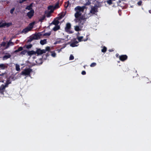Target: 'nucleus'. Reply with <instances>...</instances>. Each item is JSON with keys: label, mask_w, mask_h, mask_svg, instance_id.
Segmentation results:
<instances>
[{"label": "nucleus", "mask_w": 151, "mask_h": 151, "mask_svg": "<svg viewBox=\"0 0 151 151\" xmlns=\"http://www.w3.org/2000/svg\"><path fill=\"white\" fill-rule=\"evenodd\" d=\"M85 8V6H78L75 8V11L76 13L75 14V17L76 18L74 19V21L76 23L79 22V25H81L83 24L86 21V18H85L84 16H81V12H83Z\"/></svg>", "instance_id": "nucleus-1"}, {"label": "nucleus", "mask_w": 151, "mask_h": 151, "mask_svg": "<svg viewBox=\"0 0 151 151\" xmlns=\"http://www.w3.org/2000/svg\"><path fill=\"white\" fill-rule=\"evenodd\" d=\"M73 40H71L72 42L70 44V46L73 47L77 46L78 45L76 44L79 42L82 41H86L88 38H86L84 39V38H73Z\"/></svg>", "instance_id": "nucleus-2"}, {"label": "nucleus", "mask_w": 151, "mask_h": 151, "mask_svg": "<svg viewBox=\"0 0 151 151\" xmlns=\"http://www.w3.org/2000/svg\"><path fill=\"white\" fill-rule=\"evenodd\" d=\"M34 25V22L30 23L29 25L26 27L22 31V33L25 34L30 31L33 28Z\"/></svg>", "instance_id": "nucleus-3"}, {"label": "nucleus", "mask_w": 151, "mask_h": 151, "mask_svg": "<svg viewBox=\"0 0 151 151\" xmlns=\"http://www.w3.org/2000/svg\"><path fill=\"white\" fill-rule=\"evenodd\" d=\"M32 71V70L30 68L26 69L21 72V74L24 75H30Z\"/></svg>", "instance_id": "nucleus-4"}, {"label": "nucleus", "mask_w": 151, "mask_h": 151, "mask_svg": "<svg viewBox=\"0 0 151 151\" xmlns=\"http://www.w3.org/2000/svg\"><path fill=\"white\" fill-rule=\"evenodd\" d=\"M50 35V32L48 33H46L44 34H42L40 33L35 34V35L32 38H40V37H42V35L47 36H49Z\"/></svg>", "instance_id": "nucleus-5"}, {"label": "nucleus", "mask_w": 151, "mask_h": 151, "mask_svg": "<svg viewBox=\"0 0 151 151\" xmlns=\"http://www.w3.org/2000/svg\"><path fill=\"white\" fill-rule=\"evenodd\" d=\"M97 11V7L96 6H92L91 8L90 13L92 14H95Z\"/></svg>", "instance_id": "nucleus-6"}, {"label": "nucleus", "mask_w": 151, "mask_h": 151, "mask_svg": "<svg viewBox=\"0 0 151 151\" xmlns=\"http://www.w3.org/2000/svg\"><path fill=\"white\" fill-rule=\"evenodd\" d=\"M128 58V56L126 55H122L119 56V59L122 61L124 62Z\"/></svg>", "instance_id": "nucleus-7"}, {"label": "nucleus", "mask_w": 151, "mask_h": 151, "mask_svg": "<svg viewBox=\"0 0 151 151\" xmlns=\"http://www.w3.org/2000/svg\"><path fill=\"white\" fill-rule=\"evenodd\" d=\"M71 28V24L70 23H68L66 24V26L65 28L66 31L70 32V29Z\"/></svg>", "instance_id": "nucleus-8"}, {"label": "nucleus", "mask_w": 151, "mask_h": 151, "mask_svg": "<svg viewBox=\"0 0 151 151\" xmlns=\"http://www.w3.org/2000/svg\"><path fill=\"white\" fill-rule=\"evenodd\" d=\"M64 42V39L63 38H58L57 41L54 43V44L63 43Z\"/></svg>", "instance_id": "nucleus-9"}, {"label": "nucleus", "mask_w": 151, "mask_h": 151, "mask_svg": "<svg viewBox=\"0 0 151 151\" xmlns=\"http://www.w3.org/2000/svg\"><path fill=\"white\" fill-rule=\"evenodd\" d=\"M34 13V11L32 9L27 14L28 17L29 18H31V17L33 16Z\"/></svg>", "instance_id": "nucleus-10"}, {"label": "nucleus", "mask_w": 151, "mask_h": 151, "mask_svg": "<svg viewBox=\"0 0 151 151\" xmlns=\"http://www.w3.org/2000/svg\"><path fill=\"white\" fill-rule=\"evenodd\" d=\"M5 88L4 86H3V84H2L0 86V93L2 94H4Z\"/></svg>", "instance_id": "nucleus-11"}, {"label": "nucleus", "mask_w": 151, "mask_h": 151, "mask_svg": "<svg viewBox=\"0 0 151 151\" xmlns=\"http://www.w3.org/2000/svg\"><path fill=\"white\" fill-rule=\"evenodd\" d=\"M7 65L4 64H0V69L1 70H3L7 68Z\"/></svg>", "instance_id": "nucleus-12"}, {"label": "nucleus", "mask_w": 151, "mask_h": 151, "mask_svg": "<svg viewBox=\"0 0 151 151\" xmlns=\"http://www.w3.org/2000/svg\"><path fill=\"white\" fill-rule=\"evenodd\" d=\"M78 25L79 26H76L74 27V29L76 31H80L81 30V28L82 27V25L83 24L81 25H79V22H78Z\"/></svg>", "instance_id": "nucleus-13"}, {"label": "nucleus", "mask_w": 151, "mask_h": 151, "mask_svg": "<svg viewBox=\"0 0 151 151\" xmlns=\"http://www.w3.org/2000/svg\"><path fill=\"white\" fill-rule=\"evenodd\" d=\"M6 54L3 56V60H6L11 57V55L9 53H6Z\"/></svg>", "instance_id": "nucleus-14"}, {"label": "nucleus", "mask_w": 151, "mask_h": 151, "mask_svg": "<svg viewBox=\"0 0 151 151\" xmlns=\"http://www.w3.org/2000/svg\"><path fill=\"white\" fill-rule=\"evenodd\" d=\"M12 39L11 38V40L9 41L8 42L6 46V48H7L9 47V46H12L14 45V43L12 42H11Z\"/></svg>", "instance_id": "nucleus-15"}, {"label": "nucleus", "mask_w": 151, "mask_h": 151, "mask_svg": "<svg viewBox=\"0 0 151 151\" xmlns=\"http://www.w3.org/2000/svg\"><path fill=\"white\" fill-rule=\"evenodd\" d=\"M59 20H58L57 18V19H55L52 23L51 24H55V25H57L59 23Z\"/></svg>", "instance_id": "nucleus-16"}, {"label": "nucleus", "mask_w": 151, "mask_h": 151, "mask_svg": "<svg viewBox=\"0 0 151 151\" xmlns=\"http://www.w3.org/2000/svg\"><path fill=\"white\" fill-rule=\"evenodd\" d=\"M27 54L31 56L32 55L36 54V52L34 50L29 51H27Z\"/></svg>", "instance_id": "nucleus-17"}, {"label": "nucleus", "mask_w": 151, "mask_h": 151, "mask_svg": "<svg viewBox=\"0 0 151 151\" xmlns=\"http://www.w3.org/2000/svg\"><path fill=\"white\" fill-rule=\"evenodd\" d=\"M47 39H44L43 40H41L40 41V43L42 45H44L47 43Z\"/></svg>", "instance_id": "nucleus-18"}, {"label": "nucleus", "mask_w": 151, "mask_h": 151, "mask_svg": "<svg viewBox=\"0 0 151 151\" xmlns=\"http://www.w3.org/2000/svg\"><path fill=\"white\" fill-rule=\"evenodd\" d=\"M48 9L50 10L51 12H52L54 9V7L53 6H50L48 7Z\"/></svg>", "instance_id": "nucleus-19"}, {"label": "nucleus", "mask_w": 151, "mask_h": 151, "mask_svg": "<svg viewBox=\"0 0 151 151\" xmlns=\"http://www.w3.org/2000/svg\"><path fill=\"white\" fill-rule=\"evenodd\" d=\"M23 50V47H19L17 50L14 51V52H18L19 51H22Z\"/></svg>", "instance_id": "nucleus-20"}, {"label": "nucleus", "mask_w": 151, "mask_h": 151, "mask_svg": "<svg viewBox=\"0 0 151 151\" xmlns=\"http://www.w3.org/2000/svg\"><path fill=\"white\" fill-rule=\"evenodd\" d=\"M35 52L36 54H37L38 55L42 54L41 50L39 49H37Z\"/></svg>", "instance_id": "nucleus-21"}, {"label": "nucleus", "mask_w": 151, "mask_h": 151, "mask_svg": "<svg viewBox=\"0 0 151 151\" xmlns=\"http://www.w3.org/2000/svg\"><path fill=\"white\" fill-rule=\"evenodd\" d=\"M27 52V50H24L21 52L20 54L21 55H24Z\"/></svg>", "instance_id": "nucleus-22"}, {"label": "nucleus", "mask_w": 151, "mask_h": 151, "mask_svg": "<svg viewBox=\"0 0 151 151\" xmlns=\"http://www.w3.org/2000/svg\"><path fill=\"white\" fill-rule=\"evenodd\" d=\"M60 28V26L58 25H56L53 28V30L54 31H56L59 29Z\"/></svg>", "instance_id": "nucleus-23"}, {"label": "nucleus", "mask_w": 151, "mask_h": 151, "mask_svg": "<svg viewBox=\"0 0 151 151\" xmlns=\"http://www.w3.org/2000/svg\"><path fill=\"white\" fill-rule=\"evenodd\" d=\"M65 15V14H61L59 16L57 17L58 20H60L61 19L63 18Z\"/></svg>", "instance_id": "nucleus-24"}, {"label": "nucleus", "mask_w": 151, "mask_h": 151, "mask_svg": "<svg viewBox=\"0 0 151 151\" xmlns=\"http://www.w3.org/2000/svg\"><path fill=\"white\" fill-rule=\"evenodd\" d=\"M15 67H16V70L17 71H19L20 70V66L18 64H16V66H15Z\"/></svg>", "instance_id": "nucleus-25"}, {"label": "nucleus", "mask_w": 151, "mask_h": 151, "mask_svg": "<svg viewBox=\"0 0 151 151\" xmlns=\"http://www.w3.org/2000/svg\"><path fill=\"white\" fill-rule=\"evenodd\" d=\"M32 4H30L29 6H27L26 8V9H28V10H32Z\"/></svg>", "instance_id": "nucleus-26"}, {"label": "nucleus", "mask_w": 151, "mask_h": 151, "mask_svg": "<svg viewBox=\"0 0 151 151\" xmlns=\"http://www.w3.org/2000/svg\"><path fill=\"white\" fill-rule=\"evenodd\" d=\"M114 0H108L107 1V2L109 4L111 5L112 4V2Z\"/></svg>", "instance_id": "nucleus-27"}, {"label": "nucleus", "mask_w": 151, "mask_h": 151, "mask_svg": "<svg viewBox=\"0 0 151 151\" xmlns=\"http://www.w3.org/2000/svg\"><path fill=\"white\" fill-rule=\"evenodd\" d=\"M26 48L29 49L30 48L32 47V44H30L26 45Z\"/></svg>", "instance_id": "nucleus-28"}, {"label": "nucleus", "mask_w": 151, "mask_h": 151, "mask_svg": "<svg viewBox=\"0 0 151 151\" xmlns=\"http://www.w3.org/2000/svg\"><path fill=\"white\" fill-rule=\"evenodd\" d=\"M106 47H104L101 50V51L102 52H104L106 51Z\"/></svg>", "instance_id": "nucleus-29"}, {"label": "nucleus", "mask_w": 151, "mask_h": 151, "mask_svg": "<svg viewBox=\"0 0 151 151\" xmlns=\"http://www.w3.org/2000/svg\"><path fill=\"white\" fill-rule=\"evenodd\" d=\"M39 38H29V39L28 40L27 42H31L33 40H38Z\"/></svg>", "instance_id": "nucleus-30"}, {"label": "nucleus", "mask_w": 151, "mask_h": 151, "mask_svg": "<svg viewBox=\"0 0 151 151\" xmlns=\"http://www.w3.org/2000/svg\"><path fill=\"white\" fill-rule=\"evenodd\" d=\"M96 65V64L95 63H93L90 65V66L91 67H95Z\"/></svg>", "instance_id": "nucleus-31"}, {"label": "nucleus", "mask_w": 151, "mask_h": 151, "mask_svg": "<svg viewBox=\"0 0 151 151\" xmlns=\"http://www.w3.org/2000/svg\"><path fill=\"white\" fill-rule=\"evenodd\" d=\"M6 24L5 26H6L7 27H9L11 26L12 24V23H5Z\"/></svg>", "instance_id": "nucleus-32"}, {"label": "nucleus", "mask_w": 151, "mask_h": 151, "mask_svg": "<svg viewBox=\"0 0 151 151\" xmlns=\"http://www.w3.org/2000/svg\"><path fill=\"white\" fill-rule=\"evenodd\" d=\"M74 59V57L73 55H71L70 56V58H69V60H73Z\"/></svg>", "instance_id": "nucleus-33"}, {"label": "nucleus", "mask_w": 151, "mask_h": 151, "mask_svg": "<svg viewBox=\"0 0 151 151\" xmlns=\"http://www.w3.org/2000/svg\"><path fill=\"white\" fill-rule=\"evenodd\" d=\"M6 43L4 42H3L1 44V46H3L4 47L6 46Z\"/></svg>", "instance_id": "nucleus-34"}, {"label": "nucleus", "mask_w": 151, "mask_h": 151, "mask_svg": "<svg viewBox=\"0 0 151 151\" xmlns=\"http://www.w3.org/2000/svg\"><path fill=\"white\" fill-rule=\"evenodd\" d=\"M51 55L54 57H55L56 56V54L55 52H52Z\"/></svg>", "instance_id": "nucleus-35"}, {"label": "nucleus", "mask_w": 151, "mask_h": 151, "mask_svg": "<svg viewBox=\"0 0 151 151\" xmlns=\"http://www.w3.org/2000/svg\"><path fill=\"white\" fill-rule=\"evenodd\" d=\"M14 10H15V8H12V9H11V10L10 11V13L11 14H13Z\"/></svg>", "instance_id": "nucleus-36"}, {"label": "nucleus", "mask_w": 151, "mask_h": 151, "mask_svg": "<svg viewBox=\"0 0 151 151\" xmlns=\"http://www.w3.org/2000/svg\"><path fill=\"white\" fill-rule=\"evenodd\" d=\"M45 50H46V52L47 51H49L50 50V47H47L45 48Z\"/></svg>", "instance_id": "nucleus-37"}, {"label": "nucleus", "mask_w": 151, "mask_h": 151, "mask_svg": "<svg viewBox=\"0 0 151 151\" xmlns=\"http://www.w3.org/2000/svg\"><path fill=\"white\" fill-rule=\"evenodd\" d=\"M9 84L8 83H5V84H3V86H4L5 88H6V87H8Z\"/></svg>", "instance_id": "nucleus-38"}, {"label": "nucleus", "mask_w": 151, "mask_h": 151, "mask_svg": "<svg viewBox=\"0 0 151 151\" xmlns=\"http://www.w3.org/2000/svg\"><path fill=\"white\" fill-rule=\"evenodd\" d=\"M5 23H3L2 24L0 25V27H5Z\"/></svg>", "instance_id": "nucleus-39"}, {"label": "nucleus", "mask_w": 151, "mask_h": 151, "mask_svg": "<svg viewBox=\"0 0 151 151\" xmlns=\"http://www.w3.org/2000/svg\"><path fill=\"white\" fill-rule=\"evenodd\" d=\"M54 9H56V8H58L59 7V4H56L54 6Z\"/></svg>", "instance_id": "nucleus-40"}, {"label": "nucleus", "mask_w": 151, "mask_h": 151, "mask_svg": "<svg viewBox=\"0 0 151 151\" xmlns=\"http://www.w3.org/2000/svg\"><path fill=\"white\" fill-rule=\"evenodd\" d=\"M6 83H8V84H9L11 83V81H10L9 80H7L6 81Z\"/></svg>", "instance_id": "nucleus-41"}, {"label": "nucleus", "mask_w": 151, "mask_h": 151, "mask_svg": "<svg viewBox=\"0 0 151 151\" xmlns=\"http://www.w3.org/2000/svg\"><path fill=\"white\" fill-rule=\"evenodd\" d=\"M42 51V54H43V53H45L46 52V50L44 49H43L42 50H41Z\"/></svg>", "instance_id": "nucleus-42"}, {"label": "nucleus", "mask_w": 151, "mask_h": 151, "mask_svg": "<svg viewBox=\"0 0 151 151\" xmlns=\"http://www.w3.org/2000/svg\"><path fill=\"white\" fill-rule=\"evenodd\" d=\"M142 1H140L139 2H138L137 3V4L139 5V6H140L141 4H142Z\"/></svg>", "instance_id": "nucleus-43"}, {"label": "nucleus", "mask_w": 151, "mask_h": 151, "mask_svg": "<svg viewBox=\"0 0 151 151\" xmlns=\"http://www.w3.org/2000/svg\"><path fill=\"white\" fill-rule=\"evenodd\" d=\"M81 74L83 75H85L86 74V72L85 71L83 70Z\"/></svg>", "instance_id": "nucleus-44"}, {"label": "nucleus", "mask_w": 151, "mask_h": 151, "mask_svg": "<svg viewBox=\"0 0 151 151\" xmlns=\"http://www.w3.org/2000/svg\"><path fill=\"white\" fill-rule=\"evenodd\" d=\"M25 1L24 0H20L19 2L20 3H22L24 1Z\"/></svg>", "instance_id": "nucleus-45"}, {"label": "nucleus", "mask_w": 151, "mask_h": 151, "mask_svg": "<svg viewBox=\"0 0 151 151\" xmlns=\"http://www.w3.org/2000/svg\"><path fill=\"white\" fill-rule=\"evenodd\" d=\"M120 55H119V54L118 53H116V56L117 57V58H119V56H120Z\"/></svg>", "instance_id": "nucleus-46"}, {"label": "nucleus", "mask_w": 151, "mask_h": 151, "mask_svg": "<svg viewBox=\"0 0 151 151\" xmlns=\"http://www.w3.org/2000/svg\"><path fill=\"white\" fill-rule=\"evenodd\" d=\"M5 73H2L1 74H0V76H3L4 74Z\"/></svg>", "instance_id": "nucleus-47"}, {"label": "nucleus", "mask_w": 151, "mask_h": 151, "mask_svg": "<svg viewBox=\"0 0 151 151\" xmlns=\"http://www.w3.org/2000/svg\"><path fill=\"white\" fill-rule=\"evenodd\" d=\"M69 4V2H68L67 5L65 6V7L66 8H67Z\"/></svg>", "instance_id": "nucleus-48"}, {"label": "nucleus", "mask_w": 151, "mask_h": 151, "mask_svg": "<svg viewBox=\"0 0 151 151\" xmlns=\"http://www.w3.org/2000/svg\"><path fill=\"white\" fill-rule=\"evenodd\" d=\"M63 48L62 47V48H60V49L59 50V52H60V51H61V50H62V49Z\"/></svg>", "instance_id": "nucleus-49"}, {"label": "nucleus", "mask_w": 151, "mask_h": 151, "mask_svg": "<svg viewBox=\"0 0 151 151\" xmlns=\"http://www.w3.org/2000/svg\"><path fill=\"white\" fill-rule=\"evenodd\" d=\"M44 19V18L43 17V18H42L41 19H40V21H42V20H43Z\"/></svg>", "instance_id": "nucleus-50"}, {"label": "nucleus", "mask_w": 151, "mask_h": 151, "mask_svg": "<svg viewBox=\"0 0 151 151\" xmlns=\"http://www.w3.org/2000/svg\"><path fill=\"white\" fill-rule=\"evenodd\" d=\"M90 3H88V2L87 3H86V5H89L90 4Z\"/></svg>", "instance_id": "nucleus-51"}, {"label": "nucleus", "mask_w": 151, "mask_h": 151, "mask_svg": "<svg viewBox=\"0 0 151 151\" xmlns=\"http://www.w3.org/2000/svg\"><path fill=\"white\" fill-rule=\"evenodd\" d=\"M109 51H110V52H112V51H113V50H109Z\"/></svg>", "instance_id": "nucleus-52"}, {"label": "nucleus", "mask_w": 151, "mask_h": 151, "mask_svg": "<svg viewBox=\"0 0 151 151\" xmlns=\"http://www.w3.org/2000/svg\"><path fill=\"white\" fill-rule=\"evenodd\" d=\"M149 12L150 13H151V10H149Z\"/></svg>", "instance_id": "nucleus-53"}, {"label": "nucleus", "mask_w": 151, "mask_h": 151, "mask_svg": "<svg viewBox=\"0 0 151 151\" xmlns=\"http://www.w3.org/2000/svg\"><path fill=\"white\" fill-rule=\"evenodd\" d=\"M48 56H49V55L47 54H46V57H47Z\"/></svg>", "instance_id": "nucleus-54"}, {"label": "nucleus", "mask_w": 151, "mask_h": 151, "mask_svg": "<svg viewBox=\"0 0 151 151\" xmlns=\"http://www.w3.org/2000/svg\"><path fill=\"white\" fill-rule=\"evenodd\" d=\"M117 62H118V63H119L120 62V61H117Z\"/></svg>", "instance_id": "nucleus-55"}, {"label": "nucleus", "mask_w": 151, "mask_h": 151, "mask_svg": "<svg viewBox=\"0 0 151 151\" xmlns=\"http://www.w3.org/2000/svg\"><path fill=\"white\" fill-rule=\"evenodd\" d=\"M80 38H82V37H80Z\"/></svg>", "instance_id": "nucleus-56"}]
</instances>
